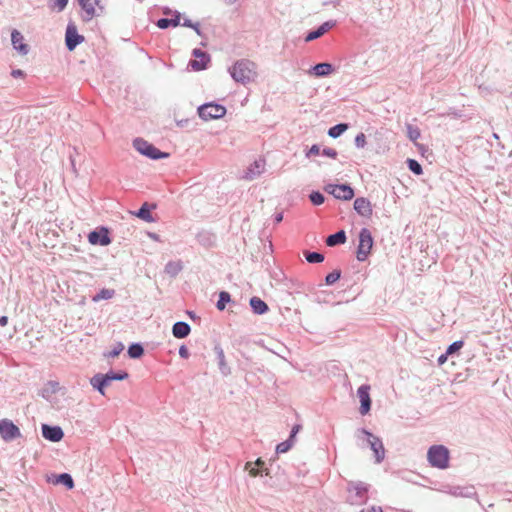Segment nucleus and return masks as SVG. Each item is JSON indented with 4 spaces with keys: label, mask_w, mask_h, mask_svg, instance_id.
Masks as SVG:
<instances>
[{
    "label": "nucleus",
    "mask_w": 512,
    "mask_h": 512,
    "mask_svg": "<svg viewBox=\"0 0 512 512\" xmlns=\"http://www.w3.org/2000/svg\"><path fill=\"white\" fill-rule=\"evenodd\" d=\"M322 35H324L322 30L320 28H318L317 30L310 32L306 36L305 41H307V42L313 41V40L321 37Z\"/></svg>",
    "instance_id": "obj_42"
},
{
    "label": "nucleus",
    "mask_w": 512,
    "mask_h": 512,
    "mask_svg": "<svg viewBox=\"0 0 512 512\" xmlns=\"http://www.w3.org/2000/svg\"><path fill=\"white\" fill-rule=\"evenodd\" d=\"M313 70L317 76H326L332 73L333 67L329 63H320L315 65Z\"/></svg>",
    "instance_id": "obj_27"
},
{
    "label": "nucleus",
    "mask_w": 512,
    "mask_h": 512,
    "mask_svg": "<svg viewBox=\"0 0 512 512\" xmlns=\"http://www.w3.org/2000/svg\"><path fill=\"white\" fill-rule=\"evenodd\" d=\"M11 75L14 77V78H24L25 77V73L23 70L21 69H15L11 72Z\"/></svg>",
    "instance_id": "obj_50"
},
{
    "label": "nucleus",
    "mask_w": 512,
    "mask_h": 512,
    "mask_svg": "<svg viewBox=\"0 0 512 512\" xmlns=\"http://www.w3.org/2000/svg\"><path fill=\"white\" fill-rule=\"evenodd\" d=\"M101 0H79L82 9L86 13V20L92 19L96 15V7L100 10L103 8L100 6Z\"/></svg>",
    "instance_id": "obj_19"
},
{
    "label": "nucleus",
    "mask_w": 512,
    "mask_h": 512,
    "mask_svg": "<svg viewBox=\"0 0 512 512\" xmlns=\"http://www.w3.org/2000/svg\"><path fill=\"white\" fill-rule=\"evenodd\" d=\"M306 260L309 263H320L324 260V256L320 253L312 252V253L306 254Z\"/></svg>",
    "instance_id": "obj_38"
},
{
    "label": "nucleus",
    "mask_w": 512,
    "mask_h": 512,
    "mask_svg": "<svg viewBox=\"0 0 512 512\" xmlns=\"http://www.w3.org/2000/svg\"><path fill=\"white\" fill-rule=\"evenodd\" d=\"M335 25V22L333 21H327L323 23L319 28L322 30L323 34L328 32L333 26Z\"/></svg>",
    "instance_id": "obj_45"
},
{
    "label": "nucleus",
    "mask_w": 512,
    "mask_h": 512,
    "mask_svg": "<svg viewBox=\"0 0 512 512\" xmlns=\"http://www.w3.org/2000/svg\"><path fill=\"white\" fill-rule=\"evenodd\" d=\"M325 191L340 200L348 201L354 197L353 188L347 184H329L325 187Z\"/></svg>",
    "instance_id": "obj_10"
},
{
    "label": "nucleus",
    "mask_w": 512,
    "mask_h": 512,
    "mask_svg": "<svg viewBox=\"0 0 512 512\" xmlns=\"http://www.w3.org/2000/svg\"><path fill=\"white\" fill-rule=\"evenodd\" d=\"M59 383L56 381H48L40 390L39 395L46 400L50 398L59 390Z\"/></svg>",
    "instance_id": "obj_22"
},
{
    "label": "nucleus",
    "mask_w": 512,
    "mask_h": 512,
    "mask_svg": "<svg viewBox=\"0 0 512 512\" xmlns=\"http://www.w3.org/2000/svg\"><path fill=\"white\" fill-rule=\"evenodd\" d=\"M356 437L358 439L367 438V442L369 444L370 449L374 452L375 462L381 463L385 458V448L382 443V440L373 435L371 432L366 430L365 428H359L356 431Z\"/></svg>",
    "instance_id": "obj_4"
},
{
    "label": "nucleus",
    "mask_w": 512,
    "mask_h": 512,
    "mask_svg": "<svg viewBox=\"0 0 512 512\" xmlns=\"http://www.w3.org/2000/svg\"><path fill=\"white\" fill-rule=\"evenodd\" d=\"M370 386L367 384L361 385L357 390V395L360 400L359 412L361 415H366L371 409Z\"/></svg>",
    "instance_id": "obj_13"
},
{
    "label": "nucleus",
    "mask_w": 512,
    "mask_h": 512,
    "mask_svg": "<svg viewBox=\"0 0 512 512\" xmlns=\"http://www.w3.org/2000/svg\"><path fill=\"white\" fill-rule=\"evenodd\" d=\"M355 144L360 148H363L366 145V137L363 133H360L356 136Z\"/></svg>",
    "instance_id": "obj_43"
},
{
    "label": "nucleus",
    "mask_w": 512,
    "mask_h": 512,
    "mask_svg": "<svg viewBox=\"0 0 512 512\" xmlns=\"http://www.w3.org/2000/svg\"><path fill=\"white\" fill-rule=\"evenodd\" d=\"M193 54L196 57V59L191 60L189 62V66L194 71H200V70L205 69L207 66V63L209 62V56L205 52H203L199 49H195Z\"/></svg>",
    "instance_id": "obj_16"
},
{
    "label": "nucleus",
    "mask_w": 512,
    "mask_h": 512,
    "mask_svg": "<svg viewBox=\"0 0 512 512\" xmlns=\"http://www.w3.org/2000/svg\"><path fill=\"white\" fill-rule=\"evenodd\" d=\"M230 74L236 82L247 84L256 79L257 66L254 62L243 59L230 68Z\"/></svg>",
    "instance_id": "obj_1"
},
{
    "label": "nucleus",
    "mask_w": 512,
    "mask_h": 512,
    "mask_svg": "<svg viewBox=\"0 0 512 512\" xmlns=\"http://www.w3.org/2000/svg\"><path fill=\"white\" fill-rule=\"evenodd\" d=\"M448 356H449V355H446V352H445L444 354L440 355V356L438 357V360H437V361H438V364H439V365H443V364L447 361Z\"/></svg>",
    "instance_id": "obj_52"
},
{
    "label": "nucleus",
    "mask_w": 512,
    "mask_h": 512,
    "mask_svg": "<svg viewBox=\"0 0 512 512\" xmlns=\"http://www.w3.org/2000/svg\"><path fill=\"white\" fill-rule=\"evenodd\" d=\"M184 25H185V26H189V27H193V28H195V29H196V31L198 32V29H197L195 26H193V25L191 24V22H190V21H186V22L184 23Z\"/></svg>",
    "instance_id": "obj_55"
},
{
    "label": "nucleus",
    "mask_w": 512,
    "mask_h": 512,
    "mask_svg": "<svg viewBox=\"0 0 512 512\" xmlns=\"http://www.w3.org/2000/svg\"><path fill=\"white\" fill-rule=\"evenodd\" d=\"M345 242H346V234L343 230L328 236L326 239V244L331 247L335 246L337 244H343Z\"/></svg>",
    "instance_id": "obj_25"
},
{
    "label": "nucleus",
    "mask_w": 512,
    "mask_h": 512,
    "mask_svg": "<svg viewBox=\"0 0 512 512\" xmlns=\"http://www.w3.org/2000/svg\"><path fill=\"white\" fill-rule=\"evenodd\" d=\"M84 41V36L78 33L74 23H69L66 28L65 42L68 50L73 51L77 45Z\"/></svg>",
    "instance_id": "obj_11"
},
{
    "label": "nucleus",
    "mask_w": 512,
    "mask_h": 512,
    "mask_svg": "<svg viewBox=\"0 0 512 512\" xmlns=\"http://www.w3.org/2000/svg\"><path fill=\"white\" fill-rule=\"evenodd\" d=\"M230 301V294L228 292H221L219 295V300L217 302V308L219 310H223L226 306V303Z\"/></svg>",
    "instance_id": "obj_36"
},
{
    "label": "nucleus",
    "mask_w": 512,
    "mask_h": 512,
    "mask_svg": "<svg viewBox=\"0 0 512 512\" xmlns=\"http://www.w3.org/2000/svg\"><path fill=\"white\" fill-rule=\"evenodd\" d=\"M187 314L189 315L190 318H194V314L192 312L188 311Z\"/></svg>",
    "instance_id": "obj_57"
},
{
    "label": "nucleus",
    "mask_w": 512,
    "mask_h": 512,
    "mask_svg": "<svg viewBox=\"0 0 512 512\" xmlns=\"http://www.w3.org/2000/svg\"><path fill=\"white\" fill-rule=\"evenodd\" d=\"M347 129H348V125L341 123V124L331 127L328 131V135L332 138H337L342 133H344Z\"/></svg>",
    "instance_id": "obj_30"
},
{
    "label": "nucleus",
    "mask_w": 512,
    "mask_h": 512,
    "mask_svg": "<svg viewBox=\"0 0 512 512\" xmlns=\"http://www.w3.org/2000/svg\"><path fill=\"white\" fill-rule=\"evenodd\" d=\"M355 211L365 218H370L373 214L372 204L365 197H358L354 201Z\"/></svg>",
    "instance_id": "obj_15"
},
{
    "label": "nucleus",
    "mask_w": 512,
    "mask_h": 512,
    "mask_svg": "<svg viewBox=\"0 0 512 512\" xmlns=\"http://www.w3.org/2000/svg\"><path fill=\"white\" fill-rule=\"evenodd\" d=\"M124 350V345L121 342H117L111 351L105 353L104 356L106 358H115L120 355V353Z\"/></svg>",
    "instance_id": "obj_33"
},
{
    "label": "nucleus",
    "mask_w": 512,
    "mask_h": 512,
    "mask_svg": "<svg viewBox=\"0 0 512 512\" xmlns=\"http://www.w3.org/2000/svg\"><path fill=\"white\" fill-rule=\"evenodd\" d=\"M128 356L132 359H139L144 355V348L141 343H132L127 350Z\"/></svg>",
    "instance_id": "obj_26"
},
{
    "label": "nucleus",
    "mask_w": 512,
    "mask_h": 512,
    "mask_svg": "<svg viewBox=\"0 0 512 512\" xmlns=\"http://www.w3.org/2000/svg\"><path fill=\"white\" fill-rule=\"evenodd\" d=\"M319 153H320V148H319V146H317V145H313V146L309 149V151H308V153H307V156H315V155H318Z\"/></svg>",
    "instance_id": "obj_48"
},
{
    "label": "nucleus",
    "mask_w": 512,
    "mask_h": 512,
    "mask_svg": "<svg viewBox=\"0 0 512 512\" xmlns=\"http://www.w3.org/2000/svg\"><path fill=\"white\" fill-rule=\"evenodd\" d=\"M427 459L432 467L445 469L449 466V450L443 445H433L428 450Z\"/></svg>",
    "instance_id": "obj_5"
},
{
    "label": "nucleus",
    "mask_w": 512,
    "mask_h": 512,
    "mask_svg": "<svg viewBox=\"0 0 512 512\" xmlns=\"http://www.w3.org/2000/svg\"><path fill=\"white\" fill-rule=\"evenodd\" d=\"M8 322H0L1 326H5Z\"/></svg>",
    "instance_id": "obj_59"
},
{
    "label": "nucleus",
    "mask_w": 512,
    "mask_h": 512,
    "mask_svg": "<svg viewBox=\"0 0 512 512\" xmlns=\"http://www.w3.org/2000/svg\"><path fill=\"white\" fill-rule=\"evenodd\" d=\"M88 241L92 245L107 246L111 243L109 230L106 227H100L88 234Z\"/></svg>",
    "instance_id": "obj_12"
},
{
    "label": "nucleus",
    "mask_w": 512,
    "mask_h": 512,
    "mask_svg": "<svg viewBox=\"0 0 512 512\" xmlns=\"http://www.w3.org/2000/svg\"><path fill=\"white\" fill-rule=\"evenodd\" d=\"M225 113L226 109L224 106L213 103L204 104L198 108L199 116L205 121L219 119L223 117Z\"/></svg>",
    "instance_id": "obj_7"
},
{
    "label": "nucleus",
    "mask_w": 512,
    "mask_h": 512,
    "mask_svg": "<svg viewBox=\"0 0 512 512\" xmlns=\"http://www.w3.org/2000/svg\"><path fill=\"white\" fill-rule=\"evenodd\" d=\"M41 429L42 436L48 441L59 442L64 437V432L60 426L43 424Z\"/></svg>",
    "instance_id": "obj_14"
},
{
    "label": "nucleus",
    "mask_w": 512,
    "mask_h": 512,
    "mask_svg": "<svg viewBox=\"0 0 512 512\" xmlns=\"http://www.w3.org/2000/svg\"><path fill=\"white\" fill-rule=\"evenodd\" d=\"M420 135L421 133L418 127L411 124L407 125V136L410 140L415 142L420 137Z\"/></svg>",
    "instance_id": "obj_34"
},
{
    "label": "nucleus",
    "mask_w": 512,
    "mask_h": 512,
    "mask_svg": "<svg viewBox=\"0 0 512 512\" xmlns=\"http://www.w3.org/2000/svg\"><path fill=\"white\" fill-rule=\"evenodd\" d=\"M129 377V374L124 370L113 371L107 373H97L90 378V385L98 391L101 395H105V388L111 384L112 381H122Z\"/></svg>",
    "instance_id": "obj_2"
},
{
    "label": "nucleus",
    "mask_w": 512,
    "mask_h": 512,
    "mask_svg": "<svg viewBox=\"0 0 512 512\" xmlns=\"http://www.w3.org/2000/svg\"><path fill=\"white\" fill-rule=\"evenodd\" d=\"M53 484H62L67 489L74 488V480L69 473H61L59 475H53Z\"/></svg>",
    "instance_id": "obj_23"
},
{
    "label": "nucleus",
    "mask_w": 512,
    "mask_h": 512,
    "mask_svg": "<svg viewBox=\"0 0 512 512\" xmlns=\"http://www.w3.org/2000/svg\"><path fill=\"white\" fill-rule=\"evenodd\" d=\"M180 24V16H176L174 19H166V18H162V19H159L157 21V26L160 28V29H166L168 28L169 26H178Z\"/></svg>",
    "instance_id": "obj_28"
},
{
    "label": "nucleus",
    "mask_w": 512,
    "mask_h": 512,
    "mask_svg": "<svg viewBox=\"0 0 512 512\" xmlns=\"http://www.w3.org/2000/svg\"><path fill=\"white\" fill-rule=\"evenodd\" d=\"M309 198L314 205H321L324 202V196L319 192H312Z\"/></svg>",
    "instance_id": "obj_41"
},
{
    "label": "nucleus",
    "mask_w": 512,
    "mask_h": 512,
    "mask_svg": "<svg viewBox=\"0 0 512 512\" xmlns=\"http://www.w3.org/2000/svg\"><path fill=\"white\" fill-rule=\"evenodd\" d=\"M335 25V22L333 21H327L323 23L319 28L322 30L323 34L328 32L333 26Z\"/></svg>",
    "instance_id": "obj_44"
},
{
    "label": "nucleus",
    "mask_w": 512,
    "mask_h": 512,
    "mask_svg": "<svg viewBox=\"0 0 512 512\" xmlns=\"http://www.w3.org/2000/svg\"><path fill=\"white\" fill-rule=\"evenodd\" d=\"M179 355L183 359H187L190 356L189 350L185 345H181L179 348Z\"/></svg>",
    "instance_id": "obj_46"
},
{
    "label": "nucleus",
    "mask_w": 512,
    "mask_h": 512,
    "mask_svg": "<svg viewBox=\"0 0 512 512\" xmlns=\"http://www.w3.org/2000/svg\"><path fill=\"white\" fill-rule=\"evenodd\" d=\"M464 346V341L463 340H458V341H455L453 342L452 344H450L448 346V348L446 349V355H453L455 354L456 352H458L462 347Z\"/></svg>",
    "instance_id": "obj_35"
},
{
    "label": "nucleus",
    "mask_w": 512,
    "mask_h": 512,
    "mask_svg": "<svg viewBox=\"0 0 512 512\" xmlns=\"http://www.w3.org/2000/svg\"><path fill=\"white\" fill-rule=\"evenodd\" d=\"M133 145L141 154L152 159H159L168 156V154L160 152L156 147L143 139H136Z\"/></svg>",
    "instance_id": "obj_9"
},
{
    "label": "nucleus",
    "mask_w": 512,
    "mask_h": 512,
    "mask_svg": "<svg viewBox=\"0 0 512 512\" xmlns=\"http://www.w3.org/2000/svg\"><path fill=\"white\" fill-rule=\"evenodd\" d=\"M373 247V238L367 228H363L359 233V244L357 249V259L365 261Z\"/></svg>",
    "instance_id": "obj_6"
},
{
    "label": "nucleus",
    "mask_w": 512,
    "mask_h": 512,
    "mask_svg": "<svg viewBox=\"0 0 512 512\" xmlns=\"http://www.w3.org/2000/svg\"><path fill=\"white\" fill-rule=\"evenodd\" d=\"M0 320H1V321L7 320V317L2 316V317H0Z\"/></svg>",
    "instance_id": "obj_58"
},
{
    "label": "nucleus",
    "mask_w": 512,
    "mask_h": 512,
    "mask_svg": "<svg viewBox=\"0 0 512 512\" xmlns=\"http://www.w3.org/2000/svg\"><path fill=\"white\" fill-rule=\"evenodd\" d=\"M114 295H115L114 289L104 288L99 293H97L95 296H93L92 300L94 302H99L101 300H108V299L113 298Z\"/></svg>",
    "instance_id": "obj_29"
},
{
    "label": "nucleus",
    "mask_w": 512,
    "mask_h": 512,
    "mask_svg": "<svg viewBox=\"0 0 512 512\" xmlns=\"http://www.w3.org/2000/svg\"><path fill=\"white\" fill-rule=\"evenodd\" d=\"M265 462L258 458L254 463L253 462H247L245 464V470L249 471V475L252 477H256L258 475H262L265 473V475H269L268 468H264Z\"/></svg>",
    "instance_id": "obj_17"
},
{
    "label": "nucleus",
    "mask_w": 512,
    "mask_h": 512,
    "mask_svg": "<svg viewBox=\"0 0 512 512\" xmlns=\"http://www.w3.org/2000/svg\"><path fill=\"white\" fill-rule=\"evenodd\" d=\"M408 167L416 175H420L423 172L421 165L414 159L408 160Z\"/></svg>",
    "instance_id": "obj_39"
},
{
    "label": "nucleus",
    "mask_w": 512,
    "mask_h": 512,
    "mask_svg": "<svg viewBox=\"0 0 512 512\" xmlns=\"http://www.w3.org/2000/svg\"><path fill=\"white\" fill-rule=\"evenodd\" d=\"M370 485L362 481H349L347 483V492L349 496L347 502L350 505H363L368 500Z\"/></svg>",
    "instance_id": "obj_3"
},
{
    "label": "nucleus",
    "mask_w": 512,
    "mask_h": 512,
    "mask_svg": "<svg viewBox=\"0 0 512 512\" xmlns=\"http://www.w3.org/2000/svg\"><path fill=\"white\" fill-rule=\"evenodd\" d=\"M136 216L146 222H153V218L150 210L147 207V204H143L139 211L136 213Z\"/></svg>",
    "instance_id": "obj_31"
},
{
    "label": "nucleus",
    "mask_w": 512,
    "mask_h": 512,
    "mask_svg": "<svg viewBox=\"0 0 512 512\" xmlns=\"http://www.w3.org/2000/svg\"><path fill=\"white\" fill-rule=\"evenodd\" d=\"M293 444H294V441L292 439L288 438L287 440L279 443L276 446V453L281 454V453L288 452L292 448Z\"/></svg>",
    "instance_id": "obj_32"
},
{
    "label": "nucleus",
    "mask_w": 512,
    "mask_h": 512,
    "mask_svg": "<svg viewBox=\"0 0 512 512\" xmlns=\"http://www.w3.org/2000/svg\"><path fill=\"white\" fill-rule=\"evenodd\" d=\"M472 490H473V489L471 488L469 491H465L464 496H466V497H471L472 495H474V494H475V492H473Z\"/></svg>",
    "instance_id": "obj_53"
},
{
    "label": "nucleus",
    "mask_w": 512,
    "mask_h": 512,
    "mask_svg": "<svg viewBox=\"0 0 512 512\" xmlns=\"http://www.w3.org/2000/svg\"><path fill=\"white\" fill-rule=\"evenodd\" d=\"M340 278V271H333L331 273H329L326 278H325V282L327 285H332L334 284L336 281H338Z\"/></svg>",
    "instance_id": "obj_40"
},
{
    "label": "nucleus",
    "mask_w": 512,
    "mask_h": 512,
    "mask_svg": "<svg viewBox=\"0 0 512 512\" xmlns=\"http://www.w3.org/2000/svg\"><path fill=\"white\" fill-rule=\"evenodd\" d=\"M214 352H215V354L217 356L218 367H219L220 372L224 376L229 375L231 373V370H230V367L228 366V364L226 363L224 351L221 348V346L220 345H216L214 347Z\"/></svg>",
    "instance_id": "obj_20"
},
{
    "label": "nucleus",
    "mask_w": 512,
    "mask_h": 512,
    "mask_svg": "<svg viewBox=\"0 0 512 512\" xmlns=\"http://www.w3.org/2000/svg\"><path fill=\"white\" fill-rule=\"evenodd\" d=\"M191 332V328L188 322H174L172 327V334L177 339H183L187 337Z\"/></svg>",
    "instance_id": "obj_21"
},
{
    "label": "nucleus",
    "mask_w": 512,
    "mask_h": 512,
    "mask_svg": "<svg viewBox=\"0 0 512 512\" xmlns=\"http://www.w3.org/2000/svg\"><path fill=\"white\" fill-rule=\"evenodd\" d=\"M323 154L331 158H336L337 151L333 148H326L323 150Z\"/></svg>",
    "instance_id": "obj_47"
},
{
    "label": "nucleus",
    "mask_w": 512,
    "mask_h": 512,
    "mask_svg": "<svg viewBox=\"0 0 512 512\" xmlns=\"http://www.w3.org/2000/svg\"><path fill=\"white\" fill-rule=\"evenodd\" d=\"M472 490H473V489L471 488L469 491H465L464 496H466V497H471L472 495H474V494H475V492H473Z\"/></svg>",
    "instance_id": "obj_54"
},
{
    "label": "nucleus",
    "mask_w": 512,
    "mask_h": 512,
    "mask_svg": "<svg viewBox=\"0 0 512 512\" xmlns=\"http://www.w3.org/2000/svg\"><path fill=\"white\" fill-rule=\"evenodd\" d=\"M300 429H301V426H300V425H298V424H297V425H294V426L292 427L291 432H290V436H289V438H290V439H292V440L294 441V439H295V437H296V435H297V433L299 432V430H300Z\"/></svg>",
    "instance_id": "obj_49"
},
{
    "label": "nucleus",
    "mask_w": 512,
    "mask_h": 512,
    "mask_svg": "<svg viewBox=\"0 0 512 512\" xmlns=\"http://www.w3.org/2000/svg\"><path fill=\"white\" fill-rule=\"evenodd\" d=\"M250 306L252 310L257 314H263L268 310L267 304L259 297H252L250 299Z\"/></svg>",
    "instance_id": "obj_24"
},
{
    "label": "nucleus",
    "mask_w": 512,
    "mask_h": 512,
    "mask_svg": "<svg viewBox=\"0 0 512 512\" xmlns=\"http://www.w3.org/2000/svg\"><path fill=\"white\" fill-rule=\"evenodd\" d=\"M11 41L13 44V47L22 55H26L29 51L28 45L24 42V37L22 34L17 31L13 30L11 33Z\"/></svg>",
    "instance_id": "obj_18"
},
{
    "label": "nucleus",
    "mask_w": 512,
    "mask_h": 512,
    "mask_svg": "<svg viewBox=\"0 0 512 512\" xmlns=\"http://www.w3.org/2000/svg\"><path fill=\"white\" fill-rule=\"evenodd\" d=\"M0 436L5 442H11L17 438H20L21 431L17 425H15L9 419L0 420Z\"/></svg>",
    "instance_id": "obj_8"
},
{
    "label": "nucleus",
    "mask_w": 512,
    "mask_h": 512,
    "mask_svg": "<svg viewBox=\"0 0 512 512\" xmlns=\"http://www.w3.org/2000/svg\"><path fill=\"white\" fill-rule=\"evenodd\" d=\"M360 512H383V510L379 506H371L367 509H362Z\"/></svg>",
    "instance_id": "obj_51"
},
{
    "label": "nucleus",
    "mask_w": 512,
    "mask_h": 512,
    "mask_svg": "<svg viewBox=\"0 0 512 512\" xmlns=\"http://www.w3.org/2000/svg\"><path fill=\"white\" fill-rule=\"evenodd\" d=\"M68 0H51L50 8L52 10L62 11L67 6Z\"/></svg>",
    "instance_id": "obj_37"
},
{
    "label": "nucleus",
    "mask_w": 512,
    "mask_h": 512,
    "mask_svg": "<svg viewBox=\"0 0 512 512\" xmlns=\"http://www.w3.org/2000/svg\"><path fill=\"white\" fill-rule=\"evenodd\" d=\"M282 219H283L282 214H279V215L276 216V222L277 223H280L282 221Z\"/></svg>",
    "instance_id": "obj_56"
}]
</instances>
